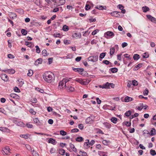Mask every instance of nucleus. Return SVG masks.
Segmentation results:
<instances>
[{
  "instance_id": "nucleus-57",
  "label": "nucleus",
  "mask_w": 156,
  "mask_h": 156,
  "mask_svg": "<svg viewBox=\"0 0 156 156\" xmlns=\"http://www.w3.org/2000/svg\"><path fill=\"white\" fill-rule=\"evenodd\" d=\"M30 112L31 114L33 115H35L36 114V112L34 111L33 109L31 108L30 110Z\"/></svg>"
},
{
  "instance_id": "nucleus-23",
  "label": "nucleus",
  "mask_w": 156,
  "mask_h": 156,
  "mask_svg": "<svg viewBox=\"0 0 156 156\" xmlns=\"http://www.w3.org/2000/svg\"><path fill=\"white\" fill-rule=\"evenodd\" d=\"M132 114V112L130 110H128L126 111L124 114V116H126L127 117H129Z\"/></svg>"
},
{
  "instance_id": "nucleus-4",
  "label": "nucleus",
  "mask_w": 156,
  "mask_h": 156,
  "mask_svg": "<svg viewBox=\"0 0 156 156\" xmlns=\"http://www.w3.org/2000/svg\"><path fill=\"white\" fill-rule=\"evenodd\" d=\"M75 80L76 81L83 85H87L89 83V82H90L89 81L88 82H87V81H84L83 80H82V79L79 78H77Z\"/></svg>"
},
{
  "instance_id": "nucleus-32",
  "label": "nucleus",
  "mask_w": 156,
  "mask_h": 156,
  "mask_svg": "<svg viewBox=\"0 0 156 156\" xmlns=\"http://www.w3.org/2000/svg\"><path fill=\"white\" fill-rule=\"evenodd\" d=\"M16 11L17 12L19 13L20 14H23L24 13V10L22 9H17L16 10Z\"/></svg>"
},
{
  "instance_id": "nucleus-24",
  "label": "nucleus",
  "mask_w": 156,
  "mask_h": 156,
  "mask_svg": "<svg viewBox=\"0 0 156 156\" xmlns=\"http://www.w3.org/2000/svg\"><path fill=\"white\" fill-rule=\"evenodd\" d=\"M70 147L72 149L73 151L75 152H76L77 151V149L75 147L74 145L71 143H70L69 144Z\"/></svg>"
},
{
  "instance_id": "nucleus-16",
  "label": "nucleus",
  "mask_w": 156,
  "mask_h": 156,
  "mask_svg": "<svg viewBox=\"0 0 156 156\" xmlns=\"http://www.w3.org/2000/svg\"><path fill=\"white\" fill-rule=\"evenodd\" d=\"M48 142L49 143H51L53 144V145H55L57 143L56 141L54 139L52 138H50L48 140Z\"/></svg>"
},
{
  "instance_id": "nucleus-29",
  "label": "nucleus",
  "mask_w": 156,
  "mask_h": 156,
  "mask_svg": "<svg viewBox=\"0 0 156 156\" xmlns=\"http://www.w3.org/2000/svg\"><path fill=\"white\" fill-rule=\"evenodd\" d=\"M106 53V52H103L100 54L99 56V60L100 61H101V59L104 58Z\"/></svg>"
},
{
  "instance_id": "nucleus-39",
  "label": "nucleus",
  "mask_w": 156,
  "mask_h": 156,
  "mask_svg": "<svg viewBox=\"0 0 156 156\" xmlns=\"http://www.w3.org/2000/svg\"><path fill=\"white\" fill-rule=\"evenodd\" d=\"M150 153L152 156H154L156 154V152L154 150L151 149L150 151Z\"/></svg>"
},
{
  "instance_id": "nucleus-33",
  "label": "nucleus",
  "mask_w": 156,
  "mask_h": 156,
  "mask_svg": "<svg viewBox=\"0 0 156 156\" xmlns=\"http://www.w3.org/2000/svg\"><path fill=\"white\" fill-rule=\"evenodd\" d=\"M110 54L111 55H112L114 53L115 51V48L114 47L111 48L110 49Z\"/></svg>"
},
{
  "instance_id": "nucleus-20",
  "label": "nucleus",
  "mask_w": 156,
  "mask_h": 156,
  "mask_svg": "<svg viewBox=\"0 0 156 156\" xmlns=\"http://www.w3.org/2000/svg\"><path fill=\"white\" fill-rule=\"evenodd\" d=\"M0 130L2 132H9L10 131V130L9 129L5 127H0Z\"/></svg>"
},
{
  "instance_id": "nucleus-49",
  "label": "nucleus",
  "mask_w": 156,
  "mask_h": 156,
  "mask_svg": "<svg viewBox=\"0 0 156 156\" xmlns=\"http://www.w3.org/2000/svg\"><path fill=\"white\" fill-rule=\"evenodd\" d=\"M109 142V141H107L106 140H104L102 141V143L105 145H108V143Z\"/></svg>"
},
{
  "instance_id": "nucleus-47",
  "label": "nucleus",
  "mask_w": 156,
  "mask_h": 156,
  "mask_svg": "<svg viewBox=\"0 0 156 156\" xmlns=\"http://www.w3.org/2000/svg\"><path fill=\"white\" fill-rule=\"evenodd\" d=\"M132 83L134 86H136L138 85V82L135 80H134L132 81Z\"/></svg>"
},
{
  "instance_id": "nucleus-18",
  "label": "nucleus",
  "mask_w": 156,
  "mask_h": 156,
  "mask_svg": "<svg viewBox=\"0 0 156 156\" xmlns=\"http://www.w3.org/2000/svg\"><path fill=\"white\" fill-rule=\"evenodd\" d=\"M25 44L28 46V47L30 48H32L34 46V45L32 44V43L31 42H29L28 41H26L25 43Z\"/></svg>"
},
{
  "instance_id": "nucleus-30",
  "label": "nucleus",
  "mask_w": 156,
  "mask_h": 156,
  "mask_svg": "<svg viewBox=\"0 0 156 156\" xmlns=\"http://www.w3.org/2000/svg\"><path fill=\"white\" fill-rule=\"evenodd\" d=\"M117 120L118 119L115 117H112L111 119V122L114 124L116 123Z\"/></svg>"
},
{
  "instance_id": "nucleus-51",
  "label": "nucleus",
  "mask_w": 156,
  "mask_h": 156,
  "mask_svg": "<svg viewBox=\"0 0 156 156\" xmlns=\"http://www.w3.org/2000/svg\"><path fill=\"white\" fill-rule=\"evenodd\" d=\"M81 153H82L81 154L82 156H88L87 153L86 152H83L80 151L79 152V154H81Z\"/></svg>"
},
{
  "instance_id": "nucleus-62",
  "label": "nucleus",
  "mask_w": 156,
  "mask_h": 156,
  "mask_svg": "<svg viewBox=\"0 0 156 156\" xmlns=\"http://www.w3.org/2000/svg\"><path fill=\"white\" fill-rule=\"evenodd\" d=\"M122 54H119L117 55V58L118 60H119L120 61H121V55Z\"/></svg>"
},
{
  "instance_id": "nucleus-19",
  "label": "nucleus",
  "mask_w": 156,
  "mask_h": 156,
  "mask_svg": "<svg viewBox=\"0 0 156 156\" xmlns=\"http://www.w3.org/2000/svg\"><path fill=\"white\" fill-rule=\"evenodd\" d=\"M109 70V71H111L112 73H115L118 71V69L117 68L115 67L110 68Z\"/></svg>"
},
{
  "instance_id": "nucleus-50",
  "label": "nucleus",
  "mask_w": 156,
  "mask_h": 156,
  "mask_svg": "<svg viewBox=\"0 0 156 156\" xmlns=\"http://www.w3.org/2000/svg\"><path fill=\"white\" fill-rule=\"evenodd\" d=\"M35 48H36V52L38 53H40L41 52V50L39 46L37 45H36L35 46Z\"/></svg>"
},
{
  "instance_id": "nucleus-64",
  "label": "nucleus",
  "mask_w": 156,
  "mask_h": 156,
  "mask_svg": "<svg viewBox=\"0 0 156 156\" xmlns=\"http://www.w3.org/2000/svg\"><path fill=\"white\" fill-rule=\"evenodd\" d=\"M33 154H34L33 155L34 156H39V154L37 152H36V151H35L34 150H33Z\"/></svg>"
},
{
  "instance_id": "nucleus-13",
  "label": "nucleus",
  "mask_w": 156,
  "mask_h": 156,
  "mask_svg": "<svg viewBox=\"0 0 156 156\" xmlns=\"http://www.w3.org/2000/svg\"><path fill=\"white\" fill-rule=\"evenodd\" d=\"M143 66V64L142 63H139L136 66L134 67L133 70L134 71H136L139 68H141L142 66Z\"/></svg>"
},
{
  "instance_id": "nucleus-38",
  "label": "nucleus",
  "mask_w": 156,
  "mask_h": 156,
  "mask_svg": "<svg viewBox=\"0 0 156 156\" xmlns=\"http://www.w3.org/2000/svg\"><path fill=\"white\" fill-rule=\"evenodd\" d=\"M69 29V27L66 25H64L62 27V30L65 31H68Z\"/></svg>"
},
{
  "instance_id": "nucleus-37",
  "label": "nucleus",
  "mask_w": 156,
  "mask_h": 156,
  "mask_svg": "<svg viewBox=\"0 0 156 156\" xmlns=\"http://www.w3.org/2000/svg\"><path fill=\"white\" fill-rule=\"evenodd\" d=\"M21 32L22 34L23 35H26L27 34V31L25 29H23L21 30Z\"/></svg>"
},
{
  "instance_id": "nucleus-28",
  "label": "nucleus",
  "mask_w": 156,
  "mask_h": 156,
  "mask_svg": "<svg viewBox=\"0 0 156 156\" xmlns=\"http://www.w3.org/2000/svg\"><path fill=\"white\" fill-rule=\"evenodd\" d=\"M10 96L12 98H18L19 96L17 94L15 93H11L10 94Z\"/></svg>"
},
{
  "instance_id": "nucleus-3",
  "label": "nucleus",
  "mask_w": 156,
  "mask_h": 156,
  "mask_svg": "<svg viewBox=\"0 0 156 156\" xmlns=\"http://www.w3.org/2000/svg\"><path fill=\"white\" fill-rule=\"evenodd\" d=\"M72 69L74 72H78L80 75H82L83 73H82L84 71V69L83 68H75L72 67Z\"/></svg>"
},
{
  "instance_id": "nucleus-14",
  "label": "nucleus",
  "mask_w": 156,
  "mask_h": 156,
  "mask_svg": "<svg viewBox=\"0 0 156 156\" xmlns=\"http://www.w3.org/2000/svg\"><path fill=\"white\" fill-rule=\"evenodd\" d=\"M42 62V59L41 58H39L35 62L34 64L35 65L37 66L39 64H41Z\"/></svg>"
},
{
  "instance_id": "nucleus-58",
  "label": "nucleus",
  "mask_w": 156,
  "mask_h": 156,
  "mask_svg": "<svg viewBox=\"0 0 156 156\" xmlns=\"http://www.w3.org/2000/svg\"><path fill=\"white\" fill-rule=\"evenodd\" d=\"M89 143L85 142L84 143V146L85 147L87 148H88L89 147H90L89 146Z\"/></svg>"
},
{
  "instance_id": "nucleus-63",
  "label": "nucleus",
  "mask_w": 156,
  "mask_h": 156,
  "mask_svg": "<svg viewBox=\"0 0 156 156\" xmlns=\"http://www.w3.org/2000/svg\"><path fill=\"white\" fill-rule=\"evenodd\" d=\"M143 134H150L149 131H148L147 130H144L143 131Z\"/></svg>"
},
{
  "instance_id": "nucleus-22",
  "label": "nucleus",
  "mask_w": 156,
  "mask_h": 156,
  "mask_svg": "<svg viewBox=\"0 0 156 156\" xmlns=\"http://www.w3.org/2000/svg\"><path fill=\"white\" fill-rule=\"evenodd\" d=\"M142 9L144 12H146L149 10V8L147 6H144L142 7Z\"/></svg>"
},
{
  "instance_id": "nucleus-43",
  "label": "nucleus",
  "mask_w": 156,
  "mask_h": 156,
  "mask_svg": "<svg viewBox=\"0 0 156 156\" xmlns=\"http://www.w3.org/2000/svg\"><path fill=\"white\" fill-rule=\"evenodd\" d=\"M15 71L13 69H8V73L10 74H14L15 73Z\"/></svg>"
},
{
  "instance_id": "nucleus-54",
  "label": "nucleus",
  "mask_w": 156,
  "mask_h": 156,
  "mask_svg": "<svg viewBox=\"0 0 156 156\" xmlns=\"http://www.w3.org/2000/svg\"><path fill=\"white\" fill-rule=\"evenodd\" d=\"M107 108L108 109H109L112 111H113L114 110L115 108V107H113L112 106L108 105L107 106Z\"/></svg>"
},
{
  "instance_id": "nucleus-11",
  "label": "nucleus",
  "mask_w": 156,
  "mask_h": 156,
  "mask_svg": "<svg viewBox=\"0 0 156 156\" xmlns=\"http://www.w3.org/2000/svg\"><path fill=\"white\" fill-rule=\"evenodd\" d=\"M91 116L87 118L85 120V122L86 124H91L93 122V120L91 118Z\"/></svg>"
},
{
  "instance_id": "nucleus-6",
  "label": "nucleus",
  "mask_w": 156,
  "mask_h": 156,
  "mask_svg": "<svg viewBox=\"0 0 156 156\" xmlns=\"http://www.w3.org/2000/svg\"><path fill=\"white\" fill-rule=\"evenodd\" d=\"M14 122L18 126L22 127H24L25 126L24 123L23 122L19 120H15L14 121Z\"/></svg>"
},
{
  "instance_id": "nucleus-56",
  "label": "nucleus",
  "mask_w": 156,
  "mask_h": 156,
  "mask_svg": "<svg viewBox=\"0 0 156 156\" xmlns=\"http://www.w3.org/2000/svg\"><path fill=\"white\" fill-rule=\"evenodd\" d=\"M64 43L66 44H68L70 43V41L68 40H64Z\"/></svg>"
},
{
  "instance_id": "nucleus-48",
  "label": "nucleus",
  "mask_w": 156,
  "mask_h": 156,
  "mask_svg": "<svg viewBox=\"0 0 156 156\" xmlns=\"http://www.w3.org/2000/svg\"><path fill=\"white\" fill-rule=\"evenodd\" d=\"M79 131V130L77 128H74L72 129L71 130L70 132L71 133H76L78 132Z\"/></svg>"
},
{
  "instance_id": "nucleus-41",
  "label": "nucleus",
  "mask_w": 156,
  "mask_h": 156,
  "mask_svg": "<svg viewBox=\"0 0 156 156\" xmlns=\"http://www.w3.org/2000/svg\"><path fill=\"white\" fill-rule=\"evenodd\" d=\"M65 83V85L64 86H66V85H68V84H66L69 81V79H68L67 78H65L63 80Z\"/></svg>"
},
{
  "instance_id": "nucleus-36",
  "label": "nucleus",
  "mask_w": 156,
  "mask_h": 156,
  "mask_svg": "<svg viewBox=\"0 0 156 156\" xmlns=\"http://www.w3.org/2000/svg\"><path fill=\"white\" fill-rule=\"evenodd\" d=\"M128 54H125L124 55V56L125 58H127V59L129 60H130L131 58H132L130 57V55H129L128 56Z\"/></svg>"
},
{
  "instance_id": "nucleus-55",
  "label": "nucleus",
  "mask_w": 156,
  "mask_h": 156,
  "mask_svg": "<svg viewBox=\"0 0 156 156\" xmlns=\"http://www.w3.org/2000/svg\"><path fill=\"white\" fill-rule=\"evenodd\" d=\"M79 128L81 130H82L84 128V126L82 124H80L78 125Z\"/></svg>"
},
{
  "instance_id": "nucleus-46",
  "label": "nucleus",
  "mask_w": 156,
  "mask_h": 156,
  "mask_svg": "<svg viewBox=\"0 0 156 156\" xmlns=\"http://www.w3.org/2000/svg\"><path fill=\"white\" fill-rule=\"evenodd\" d=\"M28 134H21L20 135V136L25 139H27L28 138Z\"/></svg>"
},
{
  "instance_id": "nucleus-34",
  "label": "nucleus",
  "mask_w": 156,
  "mask_h": 156,
  "mask_svg": "<svg viewBox=\"0 0 156 156\" xmlns=\"http://www.w3.org/2000/svg\"><path fill=\"white\" fill-rule=\"evenodd\" d=\"M143 57L144 58H147L149 57V54L148 52H145L142 55Z\"/></svg>"
},
{
  "instance_id": "nucleus-61",
  "label": "nucleus",
  "mask_w": 156,
  "mask_h": 156,
  "mask_svg": "<svg viewBox=\"0 0 156 156\" xmlns=\"http://www.w3.org/2000/svg\"><path fill=\"white\" fill-rule=\"evenodd\" d=\"M36 90L40 92L41 93H43L44 92V90L43 89L40 88H39L37 87L36 89Z\"/></svg>"
},
{
  "instance_id": "nucleus-45",
  "label": "nucleus",
  "mask_w": 156,
  "mask_h": 156,
  "mask_svg": "<svg viewBox=\"0 0 156 156\" xmlns=\"http://www.w3.org/2000/svg\"><path fill=\"white\" fill-rule=\"evenodd\" d=\"M144 108V104L143 103H141L140 104V107H138L137 109L139 110H141L143 108Z\"/></svg>"
},
{
  "instance_id": "nucleus-7",
  "label": "nucleus",
  "mask_w": 156,
  "mask_h": 156,
  "mask_svg": "<svg viewBox=\"0 0 156 156\" xmlns=\"http://www.w3.org/2000/svg\"><path fill=\"white\" fill-rule=\"evenodd\" d=\"M121 13V12H120L115 11L111 12L110 14L112 16L115 17H120Z\"/></svg>"
},
{
  "instance_id": "nucleus-12",
  "label": "nucleus",
  "mask_w": 156,
  "mask_h": 156,
  "mask_svg": "<svg viewBox=\"0 0 156 156\" xmlns=\"http://www.w3.org/2000/svg\"><path fill=\"white\" fill-rule=\"evenodd\" d=\"M34 122L37 124V126L41 125L42 124V123L37 118H36L33 120Z\"/></svg>"
},
{
  "instance_id": "nucleus-2",
  "label": "nucleus",
  "mask_w": 156,
  "mask_h": 156,
  "mask_svg": "<svg viewBox=\"0 0 156 156\" xmlns=\"http://www.w3.org/2000/svg\"><path fill=\"white\" fill-rule=\"evenodd\" d=\"M98 59V55L92 56L89 57L88 58V61H91L93 62H97Z\"/></svg>"
},
{
  "instance_id": "nucleus-52",
  "label": "nucleus",
  "mask_w": 156,
  "mask_h": 156,
  "mask_svg": "<svg viewBox=\"0 0 156 156\" xmlns=\"http://www.w3.org/2000/svg\"><path fill=\"white\" fill-rule=\"evenodd\" d=\"M14 91L16 92L19 93L20 92L19 89L17 87H15L14 89Z\"/></svg>"
},
{
  "instance_id": "nucleus-25",
  "label": "nucleus",
  "mask_w": 156,
  "mask_h": 156,
  "mask_svg": "<svg viewBox=\"0 0 156 156\" xmlns=\"http://www.w3.org/2000/svg\"><path fill=\"white\" fill-rule=\"evenodd\" d=\"M65 0H60L59 1L57 5V4H56V5L57 6H59L61 5H62L65 3Z\"/></svg>"
},
{
  "instance_id": "nucleus-40",
  "label": "nucleus",
  "mask_w": 156,
  "mask_h": 156,
  "mask_svg": "<svg viewBox=\"0 0 156 156\" xmlns=\"http://www.w3.org/2000/svg\"><path fill=\"white\" fill-rule=\"evenodd\" d=\"M33 73V71L32 70L30 69L28 71V73H27V75L29 76H32Z\"/></svg>"
},
{
  "instance_id": "nucleus-5",
  "label": "nucleus",
  "mask_w": 156,
  "mask_h": 156,
  "mask_svg": "<svg viewBox=\"0 0 156 156\" xmlns=\"http://www.w3.org/2000/svg\"><path fill=\"white\" fill-rule=\"evenodd\" d=\"M9 150V148L8 147H6L4 148L3 150L2 151V154L4 155L5 154L8 155L9 153H10Z\"/></svg>"
},
{
  "instance_id": "nucleus-10",
  "label": "nucleus",
  "mask_w": 156,
  "mask_h": 156,
  "mask_svg": "<svg viewBox=\"0 0 156 156\" xmlns=\"http://www.w3.org/2000/svg\"><path fill=\"white\" fill-rule=\"evenodd\" d=\"M1 77L2 79L4 81H7L9 79L8 76L5 74H2L1 75Z\"/></svg>"
},
{
  "instance_id": "nucleus-31",
  "label": "nucleus",
  "mask_w": 156,
  "mask_h": 156,
  "mask_svg": "<svg viewBox=\"0 0 156 156\" xmlns=\"http://www.w3.org/2000/svg\"><path fill=\"white\" fill-rule=\"evenodd\" d=\"M59 153L61 155H64L65 153V150L63 149H59L58 151Z\"/></svg>"
},
{
  "instance_id": "nucleus-35",
  "label": "nucleus",
  "mask_w": 156,
  "mask_h": 156,
  "mask_svg": "<svg viewBox=\"0 0 156 156\" xmlns=\"http://www.w3.org/2000/svg\"><path fill=\"white\" fill-rule=\"evenodd\" d=\"M42 53L43 55L45 56L48 55L49 54L48 53H47V51L45 49H44L42 51Z\"/></svg>"
},
{
  "instance_id": "nucleus-60",
  "label": "nucleus",
  "mask_w": 156,
  "mask_h": 156,
  "mask_svg": "<svg viewBox=\"0 0 156 156\" xmlns=\"http://www.w3.org/2000/svg\"><path fill=\"white\" fill-rule=\"evenodd\" d=\"M148 90L147 88L145 89V90L143 92V94L144 96L147 95L148 94Z\"/></svg>"
},
{
  "instance_id": "nucleus-15",
  "label": "nucleus",
  "mask_w": 156,
  "mask_h": 156,
  "mask_svg": "<svg viewBox=\"0 0 156 156\" xmlns=\"http://www.w3.org/2000/svg\"><path fill=\"white\" fill-rule=\"evenodd\" d=\"M64 83H65L63 80L62 81H60L59 83L58 88L60 89H63L64 87L63 85Z\"/></svg>"
},
{
  "instance_id": "nucleus-8",
  "label": "nucleus",
  "mask_w": 156,
  "mask_h": 156,
  "mask_svg": "<svg viewBox=\"0 0 156 156\" xmlns=\"http://www.w3.org/2000/svg\"><path fill=\"white\" fill-rule=\"evenodd\" d=\"M114 33L113 32L110 31H108L105 33L104 36L105 37L107 38V37L108 36H114Z\"/></svg>"
},
{
  "instance_id": "nucleus-9",
  "label": "nucleus",
  "mask_w": 156,
  "mask_h": 156,
  "mask_svg": "<svg viewBox=\"0 0 156 156\" xmlns=\"http://www.w3.org/2000/svg\"><path fill=\"white\" fill-rule=\"evenodd\" d=\"M64 87L65 89L67 90H69V91L72 92L74 90V88L69 85H66V86Z\"/></svg>"
},
{
  "instance_id": "nucleus-42",
  "label": "nucleus",
  "mask_w": 156,
  "mask_h": 156,
  "mask_svg": "<svg viewBox=\"0 0 156 156\" xmlns=\"http://www.w3.org/2000/svg\"><path fill=\"white\" fill-rule=\"evenodd\" d=\"M106 7L105 6L100 5L99 6L98 9L103 10L104 9H106Z\"/></svg>"
},
{
  "instance_id": "nucleus-59",
  "label": "nucleus",
  "mask_w": 156,
  "mask_h": 156,
  "mask_svg": "<svg viewBox=\"0 0 156 156\" xmlns=\"http://www.w3.org/2000/svg\"><path fill=\"white\" fill-rule=\"evenodd\" d=\"M99 31V30L98 29H97L92 32V34L93 35H94L96 34L97 32H98Z\"/></svg>"
},
{
  "instance_id": "nucleus-1",
  "label": "nucleus",
  "mask_w": 156,
  "mask_h": 156,
  "mask_svg": "<svg viewBox=\"0 0 156 156\" xmlns=\"http://www.w3.org/2000/svg\"><path fill=\"white\" fill-rule=\"evenodd\" d=\"M42 76L44 80L48 83H51L54 80L55 76L52 72H46L43 74Z\"/></svg>"
},
{
  "instance_id": "nucleus-44",
  "label": "nucleus",
  "mask_w": 156,
  "mask_h": 156,
  "mask_svg": "<svg viewBox=\"0 0 156 156\" xmlns=\"http://www.w3.org/2000/svg\"><path fill=\"white\" fill-rule=\"evenodd\" d=\"M60 134L62 136H65L66 135L67 133L63 130L60 131Z\"/></svg>"
},
{
  "instance_id": "nucleus-26",
  "label": "nucleus",
  "mask_w": 156,
  "mask_h": 156,
  "mask_svg": "<svg viewBox=\"0 0 156 156\" xmlns=\"http://www.w3.org/2000/svg\"><path fill=\"white\" fill-rule=\"evenodd\" d=\"M133 58L135 60H137L140 58V56L139 54H136L134 55Z\"/></svg>"
},
{
  "instance_id": "nucleus-27",
  "label": "nucleus",
  "mask_w": 156,
  "mask_h": 156,
  "mask_svg": "<svg viewBox=\"0 0 156 156\" xmlns=\"http://www.w3.org/2000/svg\"><path fill=\"white\" fill-rule=\"evenodd\" d=\"M75 140L77 142H80L83 141L84 139L81 136H78L76 138Z\"/></svg>"
},
{
  "instance_id": "nucleus-21",
  "label": "nucleus",
  "mask_w": 156,
  "mask_h": 156,
  "mask_svg": "<svg viewBox=\"0 0 156 156\" xmlns=\"http://www.w3.org/2000/svg\"><path fill=\"white\" fill-rule=\"evenodd\" d=\"M133 98H132L126 96L125 98L124 101L125 102H128L133 101Z\"/></svg>"
},
{
  "instance_id": "nucleus-53",
  "label": "nucleus",
  "mask_w": 156,
  "mask_h": 156,
  "mask_svg": "<svg viewBox=\"0 0 156 156\" xmlns=\"http://www.w3.org/2000/svg\"><path fill=\"white\" fill-rule=\"evenodd\" d=\"M104 86L105 87V89H109L110 88L109 87V83L108 82L104 84Z\"/></svg>"
},
{
  "instance_id": "nucleus-17",
  "label": "nucleus",
  "mask_w": 156,
  "mask_h": 156,
  "mask_svg": "<svg viewBox=\"0 0 156 156\" xmlns=\"http://www.w3.org/2000/svg\"><path fill=\"white\" fill-rule=\"evenodd\" d=\"M131 122H128V121H125L123 122L122 123V125L124 126L126 125L127 127H129L131 125Z\"/></svg>"
}]
</instances>
